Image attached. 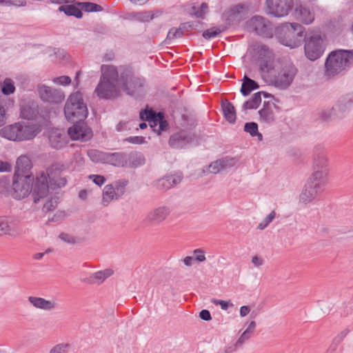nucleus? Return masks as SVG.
<instances>
[{"label":"nucleus","instance_id":"obj_1","mask_svg":"<svg viewBox=\"0 0 353 353\" xmlns=\"http://www.w3.org/2000/svg\"><path fill=\"white\" fill-rule=\"evenodd\" d=\"M101 70V76L94 93L101 99H112L119 97V79L117 68L110 65H102Z\"/></svg>","mask_w":353,"mask_h":353},{"label":"nucleus","instance_id":"obj_2","mask_svg":"<svg viewBox=\"0 0 353 353\" xmlns=\"http://www.w3.org/2000/svg\"><path fill=\"white\" fill-rule=\"evenodd\" d=\"M305 33V28L297 23H283L276 30L280 43L291 48L301 46Z\"/></svg>","mask_w":353,"mask_h":353},{"label":"nucleus","instance_id":"obj_3","mask_svg":"<svg viewBox=\"0 0 353 353\" xmlns=\"http://www.w3.org/2000/svg\"><path fill=\"white\" fill-rule=\"evenodd\" d=\"M353 63V50H341L330 54L325 61V75L334 77Z\"/></svg>","mask_w":353,"mask_h":353},{"label":"nucleus","instance_id":"obj_4","mask_svg":"<svg viewBox=\"0 0 353 353\" xmlns=\"http://www.w3.org/2000/svg\"><path fill=\"white\" fill-rule=\"evenodd\" d=\"M297 70L292 64H287L279 70L272 65L267 72H263L261 77L270 85L285 89L292 82Z\"/></svg>","mask_w":353,"mask_h":353},{"label":"nucleus","instance_id":"obj_5","mask_svg":"<svg viewBox=\"0 0 353 353\" xmlns=\"http://www.w3.org/2000/svg\"><path fill=\"white\" fill-rule=\"evenodd\" d=\"M39 132V129L36 125L15 123L2 128L0 135L10 141H22L33 139Z\"/></svg>","mask_w":353,"mask_h":353},{"label":"nucleus","instance_id":"obj_6","mask_svg":"<svg viewBox=\"0 0 353 353\" xmlns=\"http://www.w3.org/2000/svg\"><path fill=\"white\" fill-rule=\"evenodd\" d=\"M64 114L65 118L70 121L85 119L88 111L80 91L70 95L64 107Z\"/></svg>","mask_w":353,"mask_h":353},{"label":"nucleus","instance_id":"obj_7","mask_svg":"<svg viewBox=\"0 0 353 353\" xmlns=\"http://www.w3.org/2000/svg\"><path fill=\"white\" fill-rule=\"evenodd\" d=\"M303 41L305 54L308 59L315 61L322 56L324 45L321 34L314 31L307 32Z\"/></svg>","mask_w":353,"mask_h":353},{"label":"nucleus","instance_id":"obj_8","mask_svg":"<svg viewBox=\"0 0 353 353\" xmlns=\"http://www.w3.org/2000/svg\"><path fill=\"white\" fill-rule=\"evenodd\" d=\"M252 56L259 61L261 74L267 72L273 65L274 54L269 47L262 43L255 42L250 46Z\"/></svg>","mask_w":353,"mask_h":353},{"label":"nucleus","instance_id":"obj_9","mask_svg":"<svg viewBox=\"0 0 353 353\" xmlns=\"http://www.w3.org/2000/svg\"><path fill=\"white\" fill-rule=\"evenodd\" d=\"M326 185L308 178L300 196V202L307 204L312 202L324 190Z\"/></svg>","mask_w":353,"mask_h":353},{"label":"nucleus","instance_id":"obj_10","mask_svg":"<svg viewBox=\"0 0 353 353\" xmlns=\"http://www.w3.org/2000/svg\"><path fill=\"white\" fill-rule=\"evenodd\" d=\"M64 170V165L60 163H53L47 169L46 175L52 189L60 188L66 185L67 179L62 174Z\"/></svg>","mask_w":353,"mask_h":353},{"label":"nucleus","instance_id":"obj_11","mask_svg":"<svg viewBox=\"0 0 353 353\" xmlns=\"http://www.w3.org/2000/svg\"><path fill=\"white\" fill-rule=\"evenodd\" d=\"M120 81L123 90L129 95H133L145 83L144 79L134 77L129 70L121 72Z\"/></svg>","mask_w":353,"mask_h":353},{"label":"nucleus","instance_id":"obj_12","mask_svg":"<svg viewBox=\"0 0 353 353\" xmlns=\"http://www.w3.org/2000/svg\"><path fill=\"white\" fill-rule=\"evenodd\" d=\"M33 180L34 178H29L28 176L26 177L18 176L17 179L13 176L12 196L18 200L28 196L32 191Z\"/></svg>","mask_w":353,"mask_h":353},{"label":"nucleus","instance_id":"obj_13","mask_svg":"<svg viewBox=\"0 0 353 353\" xmlns=\"http://www.w3.org/2000/svg\"><path fill=\"white\" fill-rule=\"evenodd\" d=\"M248 29L257 34L271 37L272 35V26L266 19L260 16H254L247 22Z\"/></svg>","mask_w":353,"mask_h":353},{"label":"nucleus","instance_id":"obj_14","mask_svg":"<svg viewBox=\"0 0 353 353\" xmlns=\"http://www.w3.org/2000/svg\"><path fill=\"white\" fill-rule=\"evenodd\" d=\"M292 6V0H266L267 13L277 17L288 15Z\"/></svg>","mask_w":353,"mask_h":353},{"label":"nucleus","instance_id":"obj_15","mask_svg":"<svg viewBox=\"0 0 353 353\" xmlns=\"http://www.w3.org/2000/svg\"><path fill=\"white\" fill-rule=\"evenodd\" d=\"M72 122L74 125L69 128L68 131L72 139L86 141L92 138V131L84 120H77Z\"/></svg>","mask_w":353,"mask_h":353},{"label":"nucleus","instance_id":"obj_16","mask_svg":"<svg viewBox=\"0 0 353 353\" xmlns=\"http://www.w3.org/2000/svg\"><path fill=\"white\" fill-rule=\"evenodd\" d=\"M171 212L170 207L161 205L149 211L144 221L150 225H159L165 221Z\"/></svg>","mask_w":353,"mask_h":353},{"label":"nucleus","instance_id":"obj_17","mask_svg":"<svg viewBox=\"0 0 353 353\" xmlns=\"http://www.w3.org/2000/svg\"><path fill=\"white\" fill-rule=\"evenodd\" d=\"M38 92L40 98L45 102L60 103L65 99L63 91L45 85H39Z\"/></svg>","mask_w":353,"mask_h":353},{"label":"nucleus","instance_id":"obj_18","mask_svg":"<svg viewBox=\"0 0 353 353\" xmlns=\"http://www.w3.org/2000/svg\"><path fill=\"white\" fill-rule=\"evenodd\" d=\"M50 188L48 180L45 173L38 176L34 188L32 187V197L34 203H38L41 199L46 197Z\"/></svg>","mask_w":353,"mask_h":353},{"label":"nucleus","instance_id":"obj_19","mask_svg":"<svg viewBox=\"0 0 353 353\" xmlns=\"http://www.w3.org/2000/svg\"><path fill=\"white\" fill-rule=\"evenodd\" d=\"M32 167V164L28 157L26 155L20 156L17 160L13 176H15L17 179L18 176L26 177V176L29 178H34L33 174L30 172Z\"/></svg>","mask_w":353,"mask_h":353},{"label":"nucleus","instance_id":"obj_20","mask_svg":"<svg viewBox=\"0 0 353 353\" xmlns=\"http://www.w3.org/2000/svg\"><path fill=\"white\" fill-rule=\"evenodd\" d=\"M235 160L230 158H223L212 162L208 168L203 169V174L209 173L217 174L221 171L226 170L235 165Z\"/></svg>","mask_w":353,"mask_h":353},{"label":"nucleus","instance_id":"obj_21","mask_svg":"<svg viewBox=\"0 0 353 353\" xmlns=\"http://www.w3.org/2000/svg\"><path fill=\"white\" fill-rule=\"evenodd\" d=\"M181 174L167 175L153 183V186L159 191L165 192L172 187L181 183Z\"/></svg>","mask_w":353,"mask_h":353},{"label":"nucleus","instance_id":"obj_22","mask_svg":"<svg viewBox=\"0 0 353 353\" xmlns=\"http://www.w3.org/2000/svg\"><path fill=\"white\" fill-rule=\"evenodd\" d=\"M50 145L55 149H61L68 143V137L63 130L52 129L48 131Z\"/></svg>","mask_w":353,"mask_h":353},{"label":"nucleus","instance_id":"obj_23","mask_svg":"<svg viewBox=\"0 0 353 353\" xmlns=\"http://www.w3.org/2000/svg\"><path fill=\"white\" fill-rule=\"evenodd\" d=\"M192 140V137L190 133L186 131H180L170 137L169 144L173 148H182Z\"/></svg>","mask_w":353,"mask_h":353},{"label":"nucleus","instance_id":"obj_24","mask_svg":"<svg viewBox=\"0 0 353 353\" xmlns=\"http://www.w3.org/2000/svg\"><path fill=\"white\" fill-rule=\"evenodd\" d=\"M312 165H329V159L324 146L319 144L314 147Z\"/></svg>","mask_w":353,"mask_h":353},{"label":"nucleus","instance_id":"obj_25","mask_svg":"<svg viewBox=\"0 0 353 353\" xmlns=\"http://www.w3.org/2000/svg\"><path fill=\"white\" fill-rule=\"evenodd\" d=\"M312 172L309 178L327 185L330 168L329 165H312Z\"/></svg>","mask_w":353,"mask_h":353},{"label":"nucleus","instance_id":"obj_26","mask_svg":"<svg viewBox=\"0 0 353 353\" xmlns=\"http://www.w3.org/2000/svg\"><path fill=\"white\" fill-rule=\"evenodd\" d=\"M29 302L36 308L43 310H52L57 307V302L54 301H48L43 298L37 296H29Z\"/></svg>","mask_w":353,"mask_h":353},{"label":"nucleus","instance_id":"obj_27","mask_svg":"<svg viewBox=\"0 0 353 353\" xmlns=\"http://www.w3.org/2000/svg\"><path fill=\"white\" fill-rule=\"evenodd\" d=\"M106 163L118 168L127 167L125 152H108Z\"/></svg>","mask_w":353,"mask_h":353},{"label":"nucleus","instance_id":"obj_28","mask_svg":"<svg viewBox=\"0 0 353 353\" xmlns=\"http://www.w3.org/2000/svg\"><path fill=\"white\" fill-rule=\"evenodd\" d=\"M17 234L18 232L12 222L6 216H0V236L8 235L14 237Z\"/></svg>","mask_w":353,"mask_h":353},{"label":"nucleus","instance_id":"obj_29","mask_svg":"<svg viewBox=\"0 0 353 353\" xmlns=\"http://www.w3.org/2000/svg\"><path fill=\"white\" fill-rule=\"evenodd\" d=\"M125 161L127 167L137 168L145 163V158L143 154L133 151L130 153H125Z\"/></svg>","mask_w":353,"mask_h":353},{"label":"nucleus","instance_id":"obj_30","mask_svg":"<svg viewBox=\"0 0 353 353\" xmlns=\"http://www.w3.org/2000/svg\"><path fill=\"white\" fill-rule=\"evenodd\" d=\"M274 105V104H271L270 102H264L263 108L259 111L261 121L271 123L274 121V114L272 110V106Z\"/></svg>","mask_w":353,"mask_h":353},{"label":"nucleus","instance_id":"obj_31","mask_svg":"<svg viewBox=\"0 0 353 353\" xmlns=\"http://www.w3.org/2000/svg\"><path fill=\"white\" fill-rule=\"evenodd\" d=\"M242 81L240 92L244 97L248 96L253 90L259 88V83L247 75H244Z\"/></svg>","mask_w":353,"mask_h":353},{"label":"nucleus","instance_id":"obj_32","mask_svg":"<svg viewBox=\"0 0 353 353\" xmlns=\"http://www.w3.org/2000/svg\"><path fill=\"white\" fill-rule=\"evenodd\" d=\"M114 271L112 269H105L92 274L88 279V283L91 284H101L104 281L112 276Z\"/></svg>","mask_w":353,"mask_h":353},{"label":"nucleus","instance_id":"obj_33","mask_svg":"<svg viewBox=\"0 0 353 353\" xmlns=\"http://www.w3.org/2000/svg\"><path fill=\"white\" fill-rule=\"evenodd\" d=\"M243 9L244 7L243 6L236 5L225 12L223 17L228 21V24L230 25L231 23L238 21L240 19L239 14L242 12Z\"/></svg>","mask_w":353,"mask_h":353},{"label":"nucleus","instance_id":"obj_34","mask_svg":"<svg viewBox=\"0 0 353 353\" xmlns=\"http://www.w3.org/2000/svg\"><path fill=\"white\" fill-rule=\"evenodd\" d=\"M296 14L297 17L305 24L311 23L314 19V14L310 12L309 8L303 6L296 8Z\"/></svg>","mask_w":353,"mask_h":353},{"label":"nucleus","instance_id":"obj_35","mask_svg":"<svg viewBox=\"0 0 353 353\" xmlns=\"http://www.w3.org/2000/svg\"><path fill=\"white\" fill-rule=\"evenodd\" d=\"M119 198V196H117V194L114 190L112 185L108 184L104 187L101 202L103 206H107L112 201L117 200Z\"/></svg>","mask_w":353,"mask_h":353},{"label":"nucleus","instance_id":"obj_36","mask_svg":"<svg viewBox=\"0 0 353 353\" xmlns=\"http://www.w3.org/2000/svg\"><path fill=\"white\" fill-rule=\"evenodd\" d=\"M221 107L225 119L230 123H234L236 119V116L235 108L233 104L229 101H226L225 103L223 102Z\"/></svg>","mask_w":353,"mask_h":353},{"label":"nucleus","instance_id":"obj_37","mask_svg":"<svg viewBox=\"0 0 353 353\" xmlns=\"http://www.w3.org/2000/svg\"><path fill=\"white\" fill-rule=\"evenodd\" d=\"M256 327V323L254 321H252L247 329L241 334L240 337L238 339L237 344L241 346V347L243 346V345L247 342L254 334L255 332V329Z\"/></svg>","mask_w":353,"mask_h":353},{"label":"nucleus","instance_id":"obj_38","mask_svg":"<svg viewBox=\"0 0 353 353\" xmlns=\"http://www.w3.org/2000/svg\"><path fill=\"white\" fill-rule=\"evenodd\" d=\"M108 152L98 150H90L88 155L90 160L94 163H106Z\"/></svg>","mask_w":353,"mask_h":353},{"label":"nucleus","instance_id":"obj_39","mask_svg":"<svg viewBox=\"0 0 353 353\" xmlns=\"http://www.w3.org/2000/svg\"><path fill=\"white\" fill-rule=\"evenodd\" d=\"M261 94L262 92L254 93L250 100L243 103V109L245 110L248 109H256L261 102Z\"/></svg>","mask_w":353,"mask_h":353},{"label":"nucleus","instance_id":"obj_40","mask_svg":"<svg viewBox=\"0 0 353 353\" xmlns=\"http://www.w3.org/2000/svg\"><path fill=\"white\" fill-rule=\"evenodd\" d=\"M59 11L63 12L68 16H74L80 19L83 16L82 12L74 5L61 6Z\"/></svg>","mask_w":353,"mask_h":353},{"label":"nucleus","instance_id":"obj_41","mask_svg":"<svg viewBox=\"0 0 353 353\" xmlns=\"http://www.w3.org/2000/svg\"><path fill=\"white\" fill-rule=\"evenodd\" d=\"M227 28L228 27L225 26H222L219 28L214 27L204 31L202 35L205 39H210L218 36L220 33L226 30Z\"/></svg>","mask_w":353,"mask_h":353},{"label":"nucleus","instance_id":"obj_42","mask_svg":"<svg viewBox=\"0 0 353 353\" xmlns=\"http://www.w3.org/2000/svg\"><path fill=\"white\" fill-rule=\"evenodd\" d=\"M85 12H100L103 8L94 3L91 2H78L77 3Z\"/></svg>","mask_w":353,"mask_h":353},{"label":"nucleus","instance_id":"obj_43","mask_svg":"<svg viewBox=\"0 0 353 353\" xmlns=\"http://www.w3.org/2000/svg\"><path fill=\"white\" fill-rule=\"evenodd\" d=\"M21 116L25 119H33L36 116V110L29 105H24L21 108Z\"/></svg>","mask_w":353,"mask_h":353},{"label":"nucleus","instance_id":"obj_44","mask_svg":"<svg viewBox=\"0 0 353 353\" xmlns=\"http://www.w3.org/2000/svg\"><path fill=\"white\" fill-rule=\"evenodd\" d=\"M15 91V86L12 79L6 78L1 84V92L4 95H9Z\"/></svg>","mask_w":353,"mask_h":353},{"label":"nucleus","instance_id":"obj_45","mask_svg":"<svg viewBox=\"0 0 353 353\" xmlns=\"http://www.w3.org/2000/svg\"><path fill=\"white\" fill-rule=\"evenodd\" d=\"M127 184L128 181L126 180H119L116 181L110 185L112 186L114 190L117 194V196L121 197L125 192Z\"/></svg>","mask_w":353,"mask_h":353},{"label":"nucleus","instance_id":"obj_46","mask_svg":"<svg viewBox=\"0 0 353 353\" xmlns=\"http://www.w3.org/2000/svg\"><path fill=\"white\" fill-rule=\"evenodd\" d=\"M208 6L207 3H202L200 7L193 6L192 8L191 14L195 16L196 18L204 19L207 12H208Z\"/></svg>","mask_w":353,"mask_h":353},{"label":"nucleus","instance_id":"obj_47","mask_svg":"<svg viewBox=\"0 0 353 353\" xmlns=\"http://www.w3.org/2000/svg\"><path fill=\"white\" fill-rule=\"evenodd\" d=\"M185 30L182 28V25L177 28H171L167 35V39L172 40L176 38H181L183 35Z\"/></svg>","mask_w":353,"mask_h":353},{"label":"nucleus","instance_id":"obj_48","mask_svg":"<svg viewBox=\"0 0 353 353\" xmlns=\"http://www.w3.org/2000/svg\"><path fill=\"white\" fill-rule=\"evenodd\" d=\"M14 102V99L10 97H1L0 99V108L2 110H5V113L6 114L9 109L13 106Z\"/></svg>","mask_w":353,"mask_h":353},{"label":"nucleus","instance_id":"obj_49","mask_svg":"<svg viewBox=\"0 0 353 353\" xmlns=\"http://www.w3.org/2000/svg\"><path fill=\"white\" fill-rule=\"evenodd\" d=\"M336 109L334 108H332L327 110H323L319 113L320 118L323 121H328L332 119V117L334 115Z\"/></svg>","mask_w":353,"mask_h":353},{"label":"nucleus","instance_id":"obj_50","mask_svg":"<svg viewBox=\"0 0 353 353\" xmlns=\"http://www.w3.org/2000/svg\"><path fill=\"white\" fill-rule=\"evenodd\" d=\"M275 216L276 212L273 210L258 225L257 228L261 230H264L274 219Z\"/></svg>","mask_w":353,"mask_h":353},{"label":"nucleus","instance_id":"obj_51","mask_svg":"<svg viewBox=\"0 0 353 353\" xmlns=\"http://www.w3.org/2000/svg\"><path fill=\"white\" fill-rule=\"evenodd\" d=\"M69 347L68 343H59L52 347L49 353H68Z\"/></svg>","mask_w":353,"mask_h":353},{"label":"nucleus","instance_id":"obj_52","mask_svg":"<svg viewBox=\"0 0 353 353\" xmlns=\"http://www.w3.org/2000/svg\"><path fill=\"white\" fill-rule=\"evenodd\" d=\"M155 112L152 110H144L140 112V119L141 120L150 121L154 117H159V114H157Z\"/></svg>","mask_w":353,"mask_h":353},{"label":"nucleus","instance_id":"obj_53","mask_svg":"<svg viewBox=\"0 0 353 353\" xmlns=\"http://www.w3.org/2000/svg\"><path fill=\"white\" fill-rule=\"evenodd\" d=\"M244 130L250 133L252 137H255L257 134L258 125L254 122L246 123L244 125Z\"/></svg>","mask_w":353,"mask_h":353},{"label":"nucleus","instance_id":"obj_54","mask_svg":"<svg viewBox=\"0 0 353 353\" xmlns=\"http://www.w3.org/2000/svg\"><path fill=\"white\" fill-rule=\"evenodd\" d=\"M352 103V101L351 100H341L336 105V109L341 112H344L350 108Z\"/></svg>","mask_w":353,"mask_h":353},{"label":"nucleus","instance_id":"obj_55","mask_svg":"<svg viewBox=\"0 0 353 353\" xmlns=\"http://www.w3.org/2000/svg\"><path fill=\"white\" fill-rule=\"evenodd\" d=\"M161 12L157 11L155 13L152 11H146L140 13L141 17L143 20L149 21L153 19L155 17H158Z\"/></svg>","mask_w":353,"mask_h":353},{"label":"nucleus","instance_id":"obj_56","mask_svg":"<svg viewBox=\"0 0 353 353\" xmlns=\"http://www.w3.org/2000/svg\"><path fill=\"white\" fill-rule=\"evenodd\" d=\"M193 254L195 260L201 263L206 260L205 256V251L202 249H196L193 251Z\"/></svg>","mask_w":353,"mask_h":353},{"label":"nucleus","instance_id":"obj_57","mask_svg":"<svg viewBox=\"0 0 353 353\" xmlns=\"http://www.w3.org/2000/svg\"><path fill=\"white\" fill-rule=\"evenodd\" d=\"M52 81L56 84L67 85L71 83V79L68 76H61L53 79Z\"/></svg>","mask_w":353,"mask_h":353},{"label":"nucleus","instance_id":"obj_58","mask_svg":"<svg viewBox=\"0 0 353 353\" xmlns=\"http://www.w3.org/2000/svg\"><path fill=\"white\" fill-rule=\"evenodd\" d=\"M57 205V201L54 199L47 201L43 205V210L45 212H50L54 210Z\"/></svg>","mask_w":353,"mask_h":353},{"label":"nucleus","instance_id":"obj_59","mask_svg":"<svg viewBox=\"0 0 353 353\" xmlns=\"http://www.w3.org/2000/svg\"><path fill=\"white\" fill-rule=\"evenodd\" d=\"M27 4L26 0H5L6 6H26Z\"/></svg>","mask_w":353,"mask_h":353},{"label":"nucleus","instance_id":"obj_60","mask_svg":"<svg viewBox=\"0 0 353 353\" xmlns=\"http://www.w3.org/2000/svg\"><path fill=\"white\" fill-rule=\"evenodd\" d=\"M157 114H159V117H154L153 119H151L150 122V125L151 128L153 129L154 132H157V130L159 128V121L161 120V113H157Z\"/></svg>","mask_w":353,"mask_h":353},{"label":"nucleus","instance_id":"obj_61","mask_svg":"<svg viewBox=\"0 0 353 353\" xmlns=\"http://www.w3.org/2000/svg\"><path fill=\"white\" fill-rule=\"evenodd\" d=\"M241 346L237 344V341L234 343L228 344L224 348V353H234Z\"/></svg>","mask_w":353,"mask_h":353},{"label":"nucleus","instance_id":"obj_62","mask_svg":"<svg viewBox=\"0 0 353 353\" xmlns=\"http://www.w3.org/2000/svg\"><path fill=\"white\" fill-rule=\"evenodd\" d=\"M125 141L133 144H141L144 142L145 138L139 136L130 137Z\"/></svg>","mask_w":353,"mask_h":353},{"label":"nucleus","instance_id":"obj_63","mask_svg":"<svg viewBox=\"0 0 353 353\" xmlns=\"http://www.w3.org/2000/svg\"><path fill=\"white\" fill-rule=\"evenodd\" d=\"M350 332V330L349 328H345L339 332L334 339L336 340V342L341 343Z\"/></svg>","mask_w":353,"mask_h":353},{"label":"nucleus","instance_id":"obj_64","mask_svg":"<svg viewBox=\"0 0 353 353\" xmlns=\"http://www.w3.org/2000/svg\"><path fill=\"white\" fill-rule=\"evenodd\" d=\"M90 178L92 179L93 182L99 186L102 185L105 181V177L101 175L92 174L90 176Z\"/></svg>","mask_w":353,"mask_h":353}]
</instances>
